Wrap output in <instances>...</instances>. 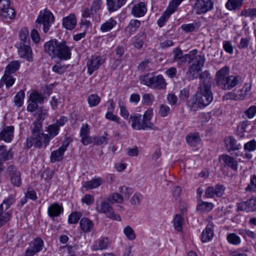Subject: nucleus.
Instances as JSON below:
<instances>
[{"instance_id":"obj_1","label":"nucleus","mask_w":256,"mask_h":256,"mask_svg":"<svg viewBox=\"0 0 256 256\" xmlns=\"http://www.w3.org/2000/svg\"><path fill=\"white\" fill-rule=\"evenodd\" d=\"M45 51L52 58H58L60 60H68L71 58L72 47L66 45L64 40L56 39L46 42L44 46Z\"/></svg>"},{"instance_id":"obj_2","label":"nucleus","mask_w":256,"mask_h":256,"mask_svg":"<svg viewBox=\"0 0 256 256\" xmlns=\"http://www.w3.org/2000/svg\"><path fill=\"white\" fill-rule=\"evenodd\" d=\"M230 68L224 66L216 74V85L224 90H231L241 82V77L238 75H229Z\"/></svg>"},{"instance_id":"obj_3","label":"nucleus","mask_w":256,"mask_h":256,"mask_svg":"<svg viewBox=\"0 0 256 256\" xmlns=\"http://www.w3.org/2000/svg\"><path fill=\"white\" fill-rule=\"evenodd\" d=\"M153 115L152 108H148L144 114L142 119V115L139 114H131L129 122H131L132 128L136 130H157L150 120Z\"/></svg>"},{"instance_id":"obj_4","label":"nucleus","mask_w":256,"mask_h":256,"mask_svg":"<svg viewBox=\"0 0 256 256\" xmlns=\"http://www.w3.org/2000/svg\"><path fill=\"white\" fill-rule=\"evenodd\" d=\"M196 100L200 107L208 105L213 100L211 85L206 84H200L196 94Z\"/></svg>"},{"instance_id":"obj_5","label":"nucleus","mask_w":256,"mask_h":256,"mask_svg":"<svg viewBox=\"0 0 256 256\" xmlns=\"http://www.w3.org/2000/svg\"><path fill=\"white\" fill-rule=\"evenodd\" d=\"M50 138L48 134L44 133H40L32 135L26 138V147L30 148L33 145L34 147L41 148H46L48 144Z\"/></svg>"},{"instance_id":"obj_6","label":"nucleus","mask_w":256,"mask_h":256,"mask_svg":"<svg viewBox=\"0 0 256 256\" xmlns=\"http://www.w3.org/2000/svg\"><path fill=\"white\" fill-rule=\"evenodd\" d=\"M206 61L204 55H196L194 58L191 62L192 64L189 66L187 74H188L190 80L198 78L200 76V72L204 66Z\"/></svg>"},{"instance_id":"obj_7","label":"nucleus","mask_w":256,"mask_h":256,"mask_svg":"<svg viewBox=\"0 0 256 256\" xmlns=\"http://www.w3.org/2000/svg\"><path fill=\"white\" fill-rule=\"evenodd\" d=\"M141 82L150 88L162 90L166 88V83L162 75L156 76H150L148 74L140 78Z\"/></svg>"},{"instance_id":"obj_8","label":"nucleus","mask_w":256,"mask_h":256,"mask_svg":"<svg viewBox=\"0 0 256 256\" xmlns=\"http://www.w3.org/2000/svg\"><path fill=\"white\" fill-rule=\"evenodd\" d=\"M54 22V16L48 10L40 11L36 20V28L42 25V29L44 33H46L52 24Z\"/></svg>"},{"instance_id":"obj_9","label":"nucleus","mask_w":256,"mask_h":256,"mask_svg":"<svg viewBox=\"0 0 256 256\" xmlns=\"http://www.w3.org/2000/svg\"><path fill=\"white\" fill-rule=\"evenodd\" d=\"M193 54H188L183 55L182 50L179 48H176L174 49L172 52L174 54L172 58L173 62H176L179 66H182L186 63H190L194 58L197 50H194Z\"/></svg>"},{"instance_id":"obj_10","label":"nucleus","mask_w":256,"mask_h":256,"mask_svg":"<svg viewBox=\"0 0 256 256\" xmlns=\"http://www.w3.org/2000/svg\"><path fill=\"white\" fill-rule=\"evenodd\" d=\"M96 210L99 213H104L107 214L108 216L112 219L120 220L121 218L118 214H116L110 204L106 202H102L100 204L96 202Z\"/></svg>"},{"instance_id":"obj_11","label":"nucleus","mask_w":256,"mask_h":256,"mask_svg":"<svg viewBox=\"0 0 256 256\" xmlns=\"http://www.w3.org/2000/svg\"><path fill=\"white\" fill-rule=\"evenodd\" d=\"M44 246L43 240L39 237L36 238L30 243L29 246L26 250L24 256H33L41 251Z\"/></svg>"},{"instance_id":"obj_12","label":"nucleus","mask_w":256,"mask_h":256,"mask_svg":"<svg viewBox=\"0 0 256 256\" xmlns=\"http://www.w3.org/2000/svg\"><path fill=\"white\" fill-rule=\"evenodd\" d=\"M6 172L12 184L19 187L21 185L20 172L15 166L10 165L7 167Z\"/></svg>"},{"instance_id":"obj_13","label":"nucleus","mask_w":256,"mask_h":256,"mask_svg":"<svg viewBox=\"0 0 256 256\" xmlns=\"http://www.w3.org/2000/svg\"><path fill=\"white\" fill-rule=\"evenodd\" d=\"M212 0H197L194 6V10L198 14H205L214 8Z\"/></svg>"},{"instance_id":"obj_14","label":"nucleus","mask_w":256,"mask_h":256,"mask_svg":"<svg viewBox=\"0 0 256 256\" xmlns=\"http://www.w3.org/2000/svg\"><path fill=\"white\" fill-rule=\"evenodd\" d=\"M104 62V60L100 56H92L86 62L88 74L89 75L92 74Z\"/></svg>"},{"instance_id":"obj_15","label":"nucleus","mask_w":256,"mask_h":256,"mask_svg":"<svg viewBox=\"0 0 256 256\" xmlns=\"http://www.w3.org/2000/svg\"><path fill=\"white\" fill-rule=\"evenodd\" d=\"M69 144L70 142L68 140H65L62 145L58 150L52 152L50 156V162L52 163H54L56 162L62 160L64 158V152Z\"/></svg>"},{"instance_id":"obj_16","label":"nucleus","mask_w":256,"mask_h":256,"mask_svg":"<svg viewBox=\"0 0 256 256\" xmlns=\"http://www.w3.org/2000/svg\"><path fill=\"white\" fill-rule=\"evenodd\" d=\"M10 0H0V13L2 16L12 19L16 15L14 10L10 6Z\"/></svg>"},{"instance_id":"obj_17","label":"nucleus","mask_w":256,"mask_h":256,"mask_svg":"<svg viewBox=\"0 0 256 256\" xmlns=\"http://www.w3.org/2000/svg\"><path fill=\"white\" fill-rule=\"evenodd\" d=\"M237 210L246 211L247 212H256V200L252 198L240 202L237 208Z\"/></svg>"},{"instance_id":"obj_18","label":"nucleus","mask_w":256,"mask_h":256,"mask_svg":"<svg viewBox=\"0 0 256 256\" xmlns=\"http://www.w3.org/2000/svg\"><path fill=\"white\" fill-rule=\"evenodd\" d=\"M90 130L89 126L88 124H82L80 128V136L81 142L84 146L92 142V138L89 136Z\"/></svg>"},{"instance_id":"obj_19","label":"nucleus","mask_w":256,"mask_h":256,"mask_svg":"<svg viewBox=\"0 0 256 256\" xmlns=\"http://www.w3.org/2000/svg\"><path fill=\"white\" fill-rule=\"evenodd\" d=\"M147 12L146 5L144 2H139L134 6L132 9L131 14L136 18L144 16Z\"/></svg>"},{"instance_id":"obj_20","label":"nucleus","mask_w":256,"mask_h":256,"mask_svg":"<svg viewBox=\"0 0 256 256\" xmlns=\"http://www.w3.org/2000/svg\"><path fill=\"white\" fill-rule=\"evenodd\" d=\"M14 127L8 126L4 127L0 132V140H3L6 142H10L14 138Z\"/></svg>"},{"instance_id":"obj_21","label":"nucleus","mask_w":256,"mask_h":256,"mask_svg":"<svg viewBox=\"0 0 256 256\" xmlns=\"http://www.w3.org/2000/svg\"><path fill=\"white\" fill-rule=\"evenodd\" d=\"M19 56L29 62L32 60V51L30 47L28 45L23 44L18 49Z\"/></svg>"},{"instance_id":"obj_22","label":"nucleus","mask_w":256,"mask_h":256,"mask_svg":"<svg viewBox=\"0 0 256 256\" xmlns=\"http://www.w3.org/2000/svg\"><path fill=\"white\" fill-rule=\"evenodd\" d=\"M64 211V208L62 204L58 203L52 204L48 209V214L50 218L58 217L60 216Z\"/></svg>"},{"instance_id":"obj_23","label":"nucleus","mask_w":256,"mask_h":256,"mask_svg":"<svg viewBox=\"0 0 256 256\" xmlns=\"http://www.w3.org/2000/svg\"><path fill=\"white\" fill-rule=\"evenodd\" d=\"M225 146L228 152L240 149L241 144L232 136L226 137L224 139Z\"/></svg>"},{"instance_id":"obj_24","label":"nucleus","mask_w":256,"mask_h":256,"mask_svg":"<svg viewBox=\"0 0 256 256\" xmlns=\"http://www.w3.org/2000/svg\"><path fill=\"white\" fill-rule=\"evenodd\" d=\"M220 158L224 162L226 166L234 171L238 170V162L233 157L228 154H224L220 156Z\"/></svg>"},{"instance_id":"obj_25","label":"nucleus","mask_w":256,"mask_h":256,"mask_svg":"<svg viewBox=\"0 0 256 256\" xmlns=\"http://www.w3.org/2000/svg\"><path fill=\"white\" fill-rule=\"evenodd\" d=\"M16 78L12 74L4 73V74L0 80V88L5 84L7 90H8L14 84Z\"/></svg>"},{"instance_id":"obj_26","label":"nucleus","mask_w":256,"mask_h":256,"mask_svg":"<svg viewBox=\"0 0 256 256\" xmlns=\"http://www.w3.org/2000/svg\"><path fill=\"white\" fill-rule=\"evenodd\" d=\"M80 226L82 232L86 234L92 230L94 224L90 220L84 217L80 220Z\"/></svg>"},{"instance_id":"obj_27","label":"nucleus","mask_w":256,"mask_h":256,"mask_svg":"<svg viewBox=\"0 0 256 256\" xmlns=\"http://www.w3.org/2000/svg\"><path fill=\"white\" fill-rule=\"evenodd\" d=\"M76 24V20L74 14H70L68 16L63 18L62 25L68 30H73Z\"/></svg>"},{"instance_id":"obj_28","label":"nucleus","mask_w":256,"mask_h":256,"mask_svg":"<svg viewBox=\"0 0 256 256\" xmlns=\"http://www.w3.org/2000/svg\"><path fill=\"white\" fill-rule=\"evenodd\" d=\"M140 21L138 20H131L124 30L126 34L130 36L133 32L137 30L140 26Z\"/></svg>"},{"instance_id":"obj_29","label":"nucleus","mask_w":256,"mask_h":256,"mask_svg":"<svg viewBox=\"0 0 256 256\" xmlns=\"http://www.w3.org/2000/svg\"><path fill=\"white\" fill-rule=\"evenodd\" d=\"M244 152H246L245 157L248 159H250L252 157V155L250 152H254L256 150V140H252L244 144Z\"/></svg>"},{"instance_id":"obj_30","label":"nucleus","mask_w":256,"mask_h":256,"mask_svg":"<svg viewBox=\"0 0 256 256\" xmlns=\"http://www.w3.org/2000/svg\"><path fill=\"white\" fill-rule=\"evenodd\" d=\"M11 216V212L4 210L2 204H0V228L10 220Z\"/></svg>"},{"instance_id":"obj_31","label":"nucleus","mask_w":256,"mask_h":256,"mask_svg":"<svg viewBox=\"0 0 256 256\" xmlns=\"http://www.w3.org/2000/svg\"><path fill=\"white\" fill-rule=\"evenodd\" d=\"M102 182V180L100 178H93L90 181L85 182L83 186L87 190H92L100 186Z\"/></svg>"},{"instance_id":"obj_32","label":"nucleus","mask_w":256,"mask_h":256,"mask_svg":"<svg viewBox=\"0 0 256 256\" xmlns=\"http://www.w3.org/2000/svg\"><path fill=\"white\" fill-rule=\"evenodd\" d=\"M116 24L117 22L115 20L110 18L100 26V30L103 32H108L112 30Z\"/></svg>"},{"instance_id":"obj_33","label":"nucleus","mask_w":256,"mask_h":256,"mask_svg":"<svg viewBox=\"0 0 256 256\" xmlns=\"http://www.w3.org/2000/svg\"><path fill=\"white\" fill-rule=\"evenodd\" d=\"M0 157L4 161L10 160L12 158V148L6 150V146H0Z\"/></svg>"},{"instance_id":"obj_34","label":"nucleus","mask_w":256,"mask_h":256,"mask_svg":"<svg viewBox=\"0 0 256 256\" xmlns=\"http://www.w3.org/2000/svg\"><path fill=\"white\" fill-rule=\"evenodd\" d=\"M187 143L192 146H195L200 143V138L198 134H190L186 137Z\"/></svg>"},{"instance_id":"obj_35","label":"nucleus","mask_w":256,"mask_h":256,"mask_svg":"<svg viewBox=\"0 0 256 256\" xmlns=\"http://www.w3.org/2000/svg\"><path fill=\"white\" fill-rule=\"evenodd\" d=\"M108 202L113 204H122L124 201V196L118 193L114 192L108 195L106 199Z\"/></svg>"},{"instance_id":"obj_36","label":"nucleus","mask_w":256,"mask_h":256,"mask_svg":"<svg viewBox=\"0 0 256 256\" xmlns=\"http://www.w3.org/2000/svg\"><path fill=\"white\" fill-rule=\"evenodd\" d=\"M244 0H228L226 4V7L230 10L240 9Z\"/></svg>"},{"instance_id":"obj_37","label":"nucleus","mask_w":256,"mask_h":256,"mask_svg":"<svg viewBox=\"0 0 256 256\" xmlns=\"http://www.w3.org/2000/svg\"><path fill=\"white\" fill-rule=\"evenodd\" d=\"M214 204L212 202H202L197 206L196 210L200 213L208 212L212 210Z\"/></svg>"},{"instance_id":"obj_38","label":"nucleus","mask_w":256,"mask_h":256,"mask_svg":"<svg viewBox=\"0 0 256 256\" xmlns=\"http://www.w3.org/2000/svg\"><path fill=\"white\" fill-rule=\"evenodd\" d=\"M214 236V232L212 230L208 227H206L202 232L201 236V240L204 242L210 241Z\"/></svg>"},{"instance_id":"obj_39","label":"nucleus","mask_w":256,"mask_h":256,"mask_svg":"<svg viewBox=\"0 0 256 256\" xmlns=\"http://www.w3.org/2000/svg\"><path fill=\"white\" fill-rule=\"evenodd\" d=\"M20 66V64L18 61H12L6 66L4 72L12 74L19 69Z\"/></svg>"},{"instance_id":"obj_40","label":"nucleus","mask_w":256,"mask_h":256,"mask_svg":"<svg viewBox=\"0 0 256 256\" xmlns=\"http://www.w3.org/2000/svg\"><path fill=\"white\" fill-rule=\"evenodd\" d=\"M109 245L108 240L107 238H102L98 239L96 244L94 245V250H104L106 249Z\"/></svg>"},{"instance_id":"obj_41","label":"nucleus","mask_w":256,"mask_h":256,"mask_svg":"<svg viewBox=\"0 0 256 256\" xmlns=\"http://www.w3.org/2000/svg\"><path fill=\"white\" fill-rule=\"evenodd\" d=\"M15 194H10L7 198H6L0 204H2V208L6 211L15 202Z\"/></svg>"},{"instance_id":"obj_42","label":"nucleus","mask_w":256,"mask_h":256,"mask_svg":"<svg viewBox=\"0 0 256 256\" xmlns=\"http://www.w3.org/2000/svg\"><path fill=\"white\" fill-rule=\"evenodd\" d=\"M184 218L180 214H176L174 220V229L178 232H180L182 230Z\"/></svg>"},{"instance_id":"obj_43","label":"nucleus","mask_w":256,"mask_h":256,"mask_svg":"<svg viewBox=\"0 0 256 256\" xmlns=\"http://www.w3.org/2000/svg\"><path fill=\"white\" fill-rule=\"evenodd\" d=\"M226 240L228 242L233 245L238 246L241 242V239L235 233H230L227 235Z\"/></svg>"},{"instance_id":"obj_44","label":"nucleus","mask_w":256,"mask_h":256,"mask_svg":"<svg viewBox=\"0 0 256 256\" xmlns=\"http://www.w3.org/2000/svg\"><path fill=\"white\" fill-rule=\"evenodd\" d=\"M59 130L60 128L55 124L49 125L46 130V132L48 134V136L50 138V139L57 136Z\"/></svg>"},{"instance_id":"obj_45","label":"nucleus","mask_w":256,"mask_h":256,"mask_svg":"<svg viewBox=\"0 0 256 256\" xmlns=\"http://www.w3.org/2000/svg\"><path fill=\"white\" fill-rule=\"evenodd\" d=\"M199 78L200 80V84H208L211 85L212 78L208 71L206 70L202 72L200 74Z\"/></svg>"},{"instance_id":"obj_46","label":"nucleus","mask_w":256,"mask_h":256,"mask_svg":"<svg viewBox=\"0 0 256 256\" xmlns=\"http://www.w3.org/2000/svg\"><path fill=\"white\" fill-rule=\"evenodd\" d=\"M100 100V97L96 94H91L88 98V102L90 107H94L98 105Z\"/></svg>"},{"instance_id":"obj_47","label":"nucleus","mask_w":256,"mask_h":256,"mask_svg":"<svg viewBox=\"0 0 256 256\" xmlns=\"http://www.w3.org/2000/svg\"><path fill=\"white\" fill-rule=\"evenodd\" d=\"M24 96V92L22 90H20L17 92L14 98L15 104L18 107H20L23 104Z\"/></svg>"},{"instance_id":"obj_48","label":"nucleus","mask_w":256,"mask_h":256,"mask_svg":"<svg viewBox=\"0 0 256 256\" xmlns=\"http://www.w3.org/2000/svg\"><path fill=\"white\" fill-rule=\"evenodd\" d=\"M119 192L120 193V194L123 195L124 199V198L128 199L130 196L133 192V190L130 188L126 187V186H122L119 188Z\"/></svg>"},{"instance_id":"obj_49","label":"nucleus","mask_w":256,"mask_h":256,"mask_svg":"<svg viewBox=\"0 0 256 256\" xmlns=\"http://www.w3.org/2000/svg\"><path fill=\"white\" fill-rule=\"evenodd\" d=\"M82 216V214L80 212H73L71 213L68 218V222L70 224H76L78 223Z\"/></svg>"},{"instance_id":"obj_50","label":"nucleus","mask_w":256,"mask_h":256,"mask_svg":"<svg viewBox=\"0 0 256 256\" xmlns=\"http://www.w3.org/2000/svg\"><path fill=\"white\" fill-rule=\"evenodd\" d=\"M144 36L143 34H138V35L135 36L134 38V46L138 49L141 48L142 47L144 44Z\"/></svg>"},{"instance_id":"obj_51","label":"nucleus","mask_w":256,"mask_h":256,"mask_svg":"<svg viewBox=\"0 0 256 256\" xmlns=\"http://www.w3.org/2000/svg\"><path fill=\"white\" fill-rule=\"evenodd\" d=\"M44 100L43 96L38 92H32L30 96V100H32L36 103H42Z\"/></svg>"},{"instance_id":"obj_52","label":"nucleus","mask_w":256,"mask_h":256,"mask_svg":"<svg viewBox=\"0 0 256 256\" xmlns=\"http://www.w3.org/2000/svg\"><path fill=\"white\" fill-rule=\"evenodd\" d=\"M154 100V96L150 94H144L142 96V102L144 104L150 106Z\"/></svg>"},{"instance_id":"obj_53","label":"nucleus","mask_w":256,"mask_h":256,"mask_svg":"<svg viewBox=\"0 0 256 256\" xmlns=\"http://www.w3.org/2000/svg\"><path fill=\"white\" fill-rule=\"evenodd\" d=\"M170 113V108L164 104H160L158 110V114L162 117H166Z\"/></svg>"},{"instance_id":"obj_54","label":"nucleus","mask_w":256,"mask_h":256,"mask_svg":"<svg viewBox=\"0 0 256 256\" xmlns=\"http://www.w3.org/2000/svg\"><path fill=\"white\" fill-rule=\"evenodd\" d=\"M36 115H37L36 120L42 122L47 116V112L42 107L38 109Z\"/></svg>"},{"instance_id":"obj_55","label":"nucleus","mask_w":256,"mask_h":256,"mask_svg":"<svg viewBox=\"0 0 256 256\" xmlns=\"http://www.w3.org/2000/svg\"><path fill=\"white\" fill-rule=\"evenodd\" d=\"M42 122L38 120H35L33 122L34 127L32 128V135L42 133L40 132L42 129Z\"/></svg>"},{"instance_id":"obj_56","label":"nucleus","mask_w":256,"mask_h":256,"mask_svg":"<svg viewBox=\"0 0 256 256\" xmlns=\"http://www.w3.org/2000/svg\"><path fill=\"white\" fill-rule=\"evenodd\" d=\"M124 232L127 238L130 240H133L136 238V235L132 228L129 226H127L124 228Z\"/></svg>"},{"instance_id":"obj_57","label":"nucleus","mask_w":256,"mask_h":256,"mask_svg":"<svg viewBox=\"0 0 256 256\" xmlns=\"http://www.w3.org/2000/svg\"><path fill=\"white\" fill-rule=\"evenodd\" d=\"M245 190L247 192L256 191V175L254 174L250 176V183Z\"/></svg>"},{"instance_id":"obj_58","label":"nucleus","mask_w":256,"mask_h":256,"mask_svg":"<svg viewBox=\"0 0 256 256\" xmlns=\"http://www.w3.org/2000/svg\"><path fill=\"white\" fill-rule=\"evenodd\" d=\"M66 68L67 67L65 65L58 64L52 66V70L58 74H62L65 72Z\"/></svg>"},{"instance_id":"obj_59","label":"nucleus","mask_w":256,"mask_h":256,"mask_svg":"<svg viewBox=\"0 0 256 256\" xmlns=\"http://www.w3.org/2000/svg\"><path fill=\"white\" fill-rule=\"evenodd\" d=\"M108 134L104 132L102 136L97 137L94 139V142L97 145H106L108 144V138H107Z\"/></svg>"},{"instance_id":"obj_60","label":"nucleus","mask_w":256,"mask_h":256,"mask_svg":"<svg viewBox=\"0 0 256 256\" xmlns=\"http://www.w3.org/2000/svg\"><path fill=\"white\" fill-rule=\"evenodd\" d=\"M216 196L220 198L224 194L226 188L223 184H218L214 187Z\"/></svg>"},{"instance_id":"obj_61","label":"nucleus","mask_w":256,"mask_h":256,"mask_svg":"<svg viewBox=\"0 0 256 256\" xmlns=\"http://www.w3.org/2000/svg\"><path fill=\"white\" fill-rule=\"evenodd\" d=\"M256 10L255 8L244 9L241 12L240 16L245 17L250 16L254 18L256 16Z\"/></svg>"},{"instance_id":"obj_62","label":"nucleus","mask_w":256,"mask_h":256,"mask_svg":"<svg viewBox=\"0 0 256 256\" xmlns=\"http://www.w3.org/2000/svg\"><path fill=\"white\" fill-rule=\"evenodd\" d=\"M245 115L248 118H253L256 114V106H252L248 108L245 112Z\"/></svg>"},{"instance_id":"obj_63","label":"nucleus","mask_w":256,"mask_h":256,"mask_svg":"<svg viewBox=\"0 0 256 256\" xmlns=\"http://www.w3.org/2000/svg\"><path fill=\"white\" fill-rule=\"evenodd\" d=\"M142 198V196L139 193H136L134 194L130 200L132 204L136 206H138Z\"/></svg>"},{"instance_id":"obj_64","label":"nucleus","mask_w":256,"mask_h":256,"mask_svg":"<svg viewBox=\"0 0 256 256\" xmlns=\"http://www.w3.org/2000/svg\"><path fill=\"white\" fill-rule=\"evenodd\" d=\"M28 31L26 28H22L19 34V36L22 41L26 42L28 39Z\"/></svg>"}]
</instances>
